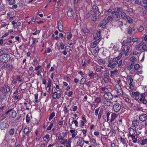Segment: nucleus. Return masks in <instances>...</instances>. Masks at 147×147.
Here are the masks:
<instances>
[{
	"instance_id": "1",
	"label": "nucleus",
	"mask_w": 147,
	"mask_h": 147,
	"mask_svg": "<svg viewBox=\"0 0 147 147\" xmlns=\"http://www.w3.org/2000/svg\"><path fill=\"white\" fill-rule=\"evenodd\" d=\"M122 56V55L120 54L117 57L114 58L112 59L109 60L107 67L111 69H113L117 65L119 67L121 66L122 63V60H120L119 62V61L120 60Z\"/></svg>"
},
{
	"instance_id": "2",
	"label": "nucleus",
	"mask_w": 147,
	"mask_h": 147,
	"mask_svg": "<svg viewBox=\"0 0 147 147\" xmlns=\"http://www.w3.org/2000/svg\"><path fill=\"white\" fill-rule=\"evenodd\" d=\"M10 87L7 85H4L0 88V100L2 101L6 98V96L10 91Z\"/></svg>"
},
{
	"instance_id": "3",
	"label": "nucleus",
	"mask_w": 147,
	"mask_h": 147,
	"mask_svg": "<svg viewBox=\"0 0 147 147\" xmlns=\"http://www.w3.org/2000/svg\"><path fill=\"white\" fill-rule=\"evenodd\" d=\"M5 114L7 115L9 117L12 118H15L17 115L16 111L13 109H10L7 111L5 113Z\"/></svg>"
},
{
	"instance_id": "4",
	"label": "nucleus",
	"mask_w": 147,
	"mask_h": 147,
	"mask_svg": "<svg viewBox=\"0 0 147 147\" xmlns=\"http://www.w3.org/2000/svg\"><path fill=\"white\" fill-rule=\"evenodd\" d=\"M10 58V57L8 54H4L0 57V60L3 62H7L9 61Z\"/></svg>"
},
{
	"instance_id": "5",
	"label": "nucleus",
	"mask_w": 147,
	"mask_h": 147,
	"mask_svg": "<svg viewBox=\"0 0 147 147\" xmlns=\"http://www.w3.org/2000/svg\"><path fill=\"white\" fill-rule=\"evenodd\" d=\"M121 105L119 103L115 104L113 105V110L116 113L119 112L121 109Z\"/></svg>"
},
{
	"instance_id": "6",
	"label": "nucleus",
	"mask_w": 147,
	"mask_h": 147,
	"mask_svg": "<svg viewBox=\"0 0 147 147\" xmlns=\"http://www.w3.org/2000/svg\"><path fill=\"white\" fill-rule=\"evenodd\" d=\"M129 136L137 134L136 132V128L135 127L131 126L129 129Z\"/></svg>"
},
{
	"instance_id": "7",
	"label": "nucleus",
	"mask_w": 147,
	"mask_h": 147,
	"mask_svg": "<svg viewBox=\"0 0 147 147\" xmlns=\"http://www.w3.org/2000/svg\"><path fill=\"white\" fill-rule=\"evenodd\" d=\"M103 97L107 100H111L113 98V96L111 93L107 92L104 94Z\"/></svg>"
},
{
	"instance_id": "8",
	"label": "nucleus",
	"mask_w": 147,
	"mask_h": 147,
	"mask_svg": "<svg viewBox=\"0 0 147 147\" xmlns=\"http://www.w3.org/2000/svg\"><path fill=\"white\" fill-rule=\"evenodd\" d=\"M67 135V134L65 132H62L61 134V135L60 136H59L58 138V140H61L60 141V143L61 144V142H64L65 140H66L65 139V137Z\"/></svg>"
},
{
	"instance_id": "9",
	"label": "nucleus",
	"mask_w": 147,
	"mask_h": 147,
	"mask_svg": "<svg viewBox=\"0 0 147 147\" xmlns=\"http://www.w3.org/2000/svg\"><path fill=\"white\" fill-rule=\"evenodd\" d=\"M131 42V39L130 37H128L127 39L124 40L122 42V45L124 47L128 46V44Z\"/></svg>"
},
{
	"instance_id": "10",
	"label": "nucleus",
	"mask_w": 147,
	"mask_h": 147,
	"mask_svg": "<svg viewBox=\"0 0 147 147\" xmlns=\"http://www.w3.org/2000/svg\"><path fill=\"white\" fill-rule=\"evenodd\" d=\"M64 142H61V144L65 145L66 147H71V142L70 140V139L69 138L68 140L67 139H66Z\"/></svg>"
},
{
	"instance_id": "11",
	"label": "nucleus",
	"mask_w": 147,
	"mask_h": 147,
	"mask_svg": "<svg viewBox=\"0 0 147 147\" xmlns=\"http://www.w3.org/2000/svg\"><path fill=\"white\" fill-rule=\"evenodd\" d=\"M140 121L138 120L135 119L132 122V126L136 128L140 126Z\"/></svg>"
},
{
	"instance_id": "12",
	"label": "nucleus",
	"mask_w": 147,
	"mask_h": 147,
	"mask_svg": "<svg viewBox=\"0 0 147 147\" xmlns=\"http://www.w3.org/2000/svg\"><path fill=\"white\" fill-rule=\"evenodd\" d=\"M147 115L146 114L143 113L139 115V119L142 121H144L147 119Z\"/></svg>"
},
{
	"instance_id": "13",
	"label": "nucleus",
	"mask_w": 147,
	"mask_h": 147,
	"mask_svg": "<svg viewBox=\"0 0 147 147\" xmlns=\"http://www.w3.org/2000/svg\"><path fill=\"white\" fill-rule=\"evenodd\" d=\"M129 136L130 137H131L132 142L133 143H136L139 142L137 140L138 136L137 134Z\"/></svg>"
},
{
	"instance_id": "14",
	"label": "nucleus",
	"mask_w": 147,
	"mask_h": 147,
	"mask_svg": "<svg viewBox=\"0 0 147 147\" xmlns=\"http://www.w3.org/2000/svg\"><path fill=\"white\" fill-rule=\"evenodd\" d=\"M7 126L6 121H1L0 122V128L1 129H4L6 128Z\"/></svg>"
},
{
	"instance_id": "15",
	"label": "nucleus",
	"mask_w": 147,
	"mask_h": 147,
	"mask_svg": "<svg viewBox=\"0 0 147 147\" xmlns=\"http://www.w3.org/2000/svg\"><path fill=\"white\" fill-rule=\"evenodd\" d=\"M53 98L54 99L56 98H59L61 96V93H57L56 92H53L52 91Z\"/></svg>"
},
{
	"instance_id": "16",
	"label": "nucleus",
	"mask_w": 147,
	"mask_h": 147,
	"mask_svg": "<svg viewBox=\"0 0 147 147\" xmlns=\"http://www.w3.org/2000/svg\"><path fill=\"white\" fill-rule=\"evenodd\" d=\"M4 67L9 70H11L13 68V65L8 63L4 65Z\"/></svg>"
},
{
	"instance_id": "17",
	"label": "nucleus",
	"mask_w": 147,
	"mask_h": 147,
	"mask_svg": "<svg viewBox=\"0 0 147 147\" xmlns=\"http://www.w3.org/2000/svg\"><path fill=\"white\" fill-rule=\"evenodd\" d=\"M77 143L79 146H83L84 144V140L83 138H79L77 141Z\"/></svg>"
},
{
	"instance_id": "18",
	"label": "nucleus",
	"mask_w": 147,
	"mask_h": 147,
	"mask_svg": "<svg viewBox=\"0 0 147 147\" xmlns=\"http://www.w3.org/2000/svg\"><path fill=\"white\" fill-rule=\"evenodd\" d=\"M67 16L69 17H72L74 14V11L71 8H69L67 11Z\"/></svg>"
},
{
	"instance_id": "19",
	"label": "nucleus",
	"mask_w": 147,
	"mask_h": 147,
	"mask_svg": "<svg viewBox=\"0 0 147 147\" xmlns=\"http://www.w3.org/2000/svg\"><path fill=\"white\" fill-rule=\"evenodd\" d=\"M141 97L140 99V102H143L144 104H146L147 103V101L145 100V97L144 94H140Z\"/></svg>"
},
{
	"instance_id": "20",
	"label": "nucleus",
	"mask_w": 147,
	"mask_h": 147,
	"mask_svg": "<svg viewBox=\"0 0 147 147\" xmlns=\"http://www.w3.org/2000/svg\"><path fill=\"white\" fill-rule=\"evenodd\" d=\"M117 117V114L115 113H113L111 115L110 122L112 123L113 121H114L115 118Z\"/></svg>"
},
{
	"instance_id": "21",
	"label": "nucleus",
	"mask_w": 147,
	"mask_h": 147,
	"mask_svg": "<svg viewBox=\"0 0 147 147\" xmlns=\"http://www.w3.org/2000/svg\"><path fill=\"white\" fill-rule=\"evenodd\" d=\"M70 132L71 134L72 138H74L77 135V133L75 129H71L70 130Z\"/></svg>"
},
{
	"instance_id": "22",
	"label": "nucleus",
	"mask_w": 147,
	"mask_h": 147,
	"mask_svg": "<svg viewBox=\"0 0 147 147\" xmlns=\"http://www.w3.org/2000/svg\"><path fill=\"white\" fill-rule=\"evenodd\" d=\"M130 61L131 62V64L134 65L135 63V62L136 61V59L133 56L130 58Z\"/></svg>"
},
{
	"instance_id": "23",
	"label": "nucleus",
	"mask_w": 147,
	"mask_h": 147,
	"mask_svg": "<svg viewBox=\"0 0 147 147\" xmlns=\"http://www.w3.org/2000/svg\"><path fill=\"white\" fill-rule=\"evenodd\" d=\"M6 3L10 5H12L16 3L15 0H6Z\"/></svg>"
},
{
	"instance_id": "24",
	"label": "nucleus",
	"mask_w": 147,
	"mask_h": 147,
	"mask_svg": "<svg viewBox=\"0 0 147 147\" xmlns=\"http://www.w3.org/2000/svg\"><path fill=\"white\" fill-rule=\"evenodd\" d=\"M119 12H121V9L120 8H117V10H116L115 15L117 18H119L120 17Z\"/></svg>"
},
{
	"instance_id": "25",
	"label": "nucleus",
	"mask_w": 147,
	"mask_h": 147,
	"mask_svg": "<svg viewBox=\"0 0 147 147\" xmlns=\"http://www.w3.org/2000/svg\"><path fill=\"white\" fill-rule=\"evenodd\" d=\"M127 79L128 80H129L130 81L129 82V83L130 84L132 83L133 81V77L132 76L130 75H127Z\"/></svg>"
},
{
	"instance_id": "26",
	"label": "nucleus",
	"mask_w": 147,
	"mask_h": 147,
	"mask_svg": "<svg viewBox=\"0 0 147 147\" xmlns=\"http://www.w3.org/2000/svg\"><path fill=\"white\" fill-rule=\"evenodd\" d=\"M98 63L100 65L101 64H105L106 63V61L104 59H100L98 60Z\"/></svg>"
},
{
	"instance_id": "27",
	"label": "nucleus",
	"mask_w": 147,
	"mask_h": 147,
	"mask_svg": "<svg viewBox=\"0 0 147 147\" xmlns=\"http://www.w3.org/2000/svg\"><path fill=\"white\" fill-rule=\"evenodd\" d=\"M121 17L125 20H126L127 17L128 16L127 15L125 12L123 11H121Z\"/></svg>"
},
{
	"instance_id": "28",
	"label": "nucleus",
	"mask_w": 147,
	"mask_h": 147,
	"mask_svg": "<svg viewBox=\"0 0 147 147\" xmlns=\"http://www.w3.org/2000/svg\"><path fill=\"white\" fill-rule=\"evenodd\" d=\"M145 144L147 145V138L142 140L140 145L141 146L144 145Z\"/></svg>"
},
{
	"instance_id": "29",
	"label": "nucleus",
	"mask_w": 147,
	"mask_h": 147,
	"mask_svg": "<svg viewBox=\"0 0 147 147\" xmlns=\"http://www.w3.org/2000/svg\"><path fill=\"white\" fill-rule=\"evenodd\" d=\"M92 8L94 13H96L98 12V7L96 5H93L92 6Z\"/></svg>"
},
{
	"instance_id": "30",
	"label": "nucleus",
	"mask_w": 147,
	"mask_h": 147,
	"mask_svg": "<svg viewBox=\"0 0 147 147\" xmlns=\"http://www.w3.org/2000/svg\"><path fill=\"white\" fill-rule=\"evenodd\" d=\"M9 23L7 22H3L1 24V26L2 28H5L7 26H8L9 25Z\"/></svg>"
},
{
	"instance_id": "31",
	"label": "nucleus",
	"mask_w": 147,
	"mask_h": 147,
	"mask_svg": "<svg viewBox=\"0 0 147 147\" xmlns=\"http://www.w3.org/2000/svg\"><path fill=\"white\" fill-rule=\"evenodd\" d=\"M55 116V113L54 112L52 113L50 115V116L48 118L49 120L50 121Z\"/></svg>"
},
{
	"instance_id": "32",
	"label": "nucleus",
	"mask_w": 147,
	"mask_h": 147,
	"mask_svg": "<svg viewBox=\"0 0 147 147\" xmlns=\"http://www.w3.org/2000/svg\"><path fill=\"white\" fill-rule=\"evenodd\" d=\"M120 141L123 144H126V140L125 139L122 137L119 138Z\"/></svg>"
},
{
	"instance_id": "33",
	"label": "nucleus",
	"mask_w": 147,
	"mask_h": 147,
	"mask_svg": "<svg viewBox=\"0 0 147 147\" xmlns=\"http://www.w3.org/2000/svg\"><path fill=\"white\" fill-rule=\"evenodd\" d=\"M69 121H70V120H73V121L74 122V123L75 124V125L76 126V127H78V122L77 120H74V118L72 117H71L69 119Z\"/></svg>"
},
{
	"instance_id": "34",
	"label": "nucleus",
	"mask_w": 147,
	"mask_h": 147,
	"mask_svg": "<svg viewBox=\"0 0 147 147\" xmlns=\"http://www.w3.org/2000/svg\"><path fill=\"white\" fill-rule=\"evenodd\" d=\"M15 132V129L13 128H11L9 131V134L10 136H13Z\"/></svg>"
},
{
	"instance_id": "35",
	"label": "nucleus",
	"mask_w": 147,
	"mask_h": 147,
	"mask_svg": "<svg viewBox=\"0 0 147 147\" xmlns=\"http://www.w3.org/2000/svg\"><path fill=\"white\" fill-rule=\"evenodd\" d=\"M130 46H131V45H129V46H127L126 47V49L125 50V55L126 56L128 55V53L130 49Z\"/></svg>"
},
{
	"instance_id": "36",
	"label": "nucleus",
	"mask_w": 147,
	"mask_h": 147,
	"mask_svg": "<svg viewBox=\"0 0 147 147\" xmlns=\"http://www.w3.org/2000/svg\"><path fill=\"white\" fill-rule=\"evenodd\" d=\"M104 104L106 106H110L112 104V102L109 100H107L104 102Z\"/></svg>"
},
{
	"instance_id": "37",
	"label": "nucleus",
	"mask_w": 147,
	"mask_h": 147,
	"mask_svg": "<svg viewBox=\"0 0 147 147\" xmlns=\"http://www.w3.org/2000/svg\"><path fill=\"white\" fill-rule=\"evenodd\" d=\"M72 37V34L70 32L67 33V40H70Z\"/></svg>"
},
{
	"instance_id": "38",
	"label": "nucleus",
	"mask_w": 147,
	"mask_h": 147,
	"mask_svg": "<svg viewBox=\"0 0 147 147\" xmlns=\"http://www.w3.org/2000/svg\"><path fill=\"white\" fill-rule=\"evenodd\" d=\"M101 38L97 37L96 36H95L94 38V40H95V42L96 43H99L100 41L101 40Z\"/></svg>"
},
{
	"instance_id": "39",
	"label": "nucleus",
	"mask_w": 147,
	"mask_h": 147,
	"mask_svg": "<svg viewBox=\"0 0 147 147\" xmlns=\"http://www.w3.org/2000/svg\"><path fill=\"white\" fill-rule=\"evenodd\" d=\"M140 93L139 92H132L131 95L135 97L138 96H139Z\"/></svg>"
},
{
	"instance_id": "40",
	"label": "nucleus",
	"mask_w": 147,
	"mask_h": 147,
	"mask_svg": "<svg viewBox=\"0 0 147 147\" xmlns=\"http://www.w3.org/2000/svg\"><path fill=\"white\" fill-rule=\"evenodd\" d=\"M114 17L113 16H112V17L111 16H109L107 18V22L105 21V22L106 23H107L109 21H111L113 20V19L114 18Z\"/></svg>"
},
{
	"instance_id": "41",
	"label": "nucleus",
	"mask_w": 147,
	"mask_h": 147,
	"mask_svg": "<svg viewBox=\"0 0 147 147\" xmlns=\"http://www.w3.org/2000/svg\"><path fill=\"white\" fill-rule=\"evenodd\" d=\"M101 91L105 92H108V89L105 87H102L100 88Z\"/></svg>"
},
{
	"instance_id": "42",
	"label": "nucleus",
	"mask_w": 147,
	"mask_h": 147,
	"mask_svg": "<svg viewBox=\"0 0 147 147\" xmlns=\"http://www.w3.org/2000/svg\"><path fill=\"white\" fill-rule=\"evenodd\" d=\"M127 20V22L130 23H131L133 22V20L129 16H128L126 18Z\"/></svg>"
},
{
	"instance_id": "43",
	"label": "nucleus",
	"mask_w": 147,
	"mask_h": 147,
	"mask_svg": "<svg viewBox=\"0 0 147 147\" xmlns=\"http://www.w3.org/2000/svg\"><path fill=\"white\" fill-rule=\"evenodd\" d=\"M116 91L117 92V93L118 94V95L120 96L122 95L123 94V91L122 89Z\"/></svg>"
},
{
	"instance_id": "44",
	"label": "nucleus",
	"mask_w": 147,
	"mask_h": 147,
	"mask_svg": "<svg viewBox=\"0 0 147 147\" xmlns=\"http://www.w3.org/2000/svg\"><path fill=\"white\" fill-rule=\"evenodd\" d=\"M101 99L100 97H98L96 98L95 100V102L97 103H99L100 102Z\"/></svg>"
},
{
	"instance_id": "45",
	"label": "nucleus",
	"mask_w": 147,
	"mask_h": 147,
	"mask_svg": "<svg viewBox=\"0 0 147 147\" xmlns=\"http://www.w3.org/2000/svg\"><path fill=\"white\" fill-rule=\"evenodd\" d=\"M98 43H96V42H94L91 44L90 46L92 48H94L97 45Z\"/></svg>"
},
{
	"instance_id": "46",
	"label": "nucleus",
	"mask_w": 147,
	"mask_h": 147,
	"mask_svg": "<svg viewBox=\"0 0 147 147\" xmlns=\"http://www.w3.org/2000/svg\"><path fill=\"white\" fill-rule=\"evenodd\" d=\"M35 102L36 103H38V94H36L34 95Z\"/></svg>"
},
{
	"instance_id": "47",
	"label": "nucleus",
	"mask_w": 147,
	"mask_h": 147,
	"mask_svg": "<svg viewBox=\"0 0 147 147\" xmlns=\"http://www.w3.org/2000/svg\"><path fill=\"white\" fill-rule=\"evenodd\" d=\"M29 129L28 127H26L24 129V133L25 134H27L29 131Z\"/></svg>"
},
{
	"instance_id": "48",
	"label": "nucleus",
	"mask_w": 147,
	"mask_h": 147,
	"mask_svg": "<svg viewBox=\"0 0 147 147\" xmlns=\"http://www.w3.org/2000/svg\"><path fill=\"white\" fill-rule=\"evenodd\" d=\"M115 89L116 90L122 89L120 85L119 84H117L115 85Z\"/></svg>"
},
{
	"instance_id": "49",
	"label": "nucleus",
	"mask_w": 147,
	"mask_h": 147,
	"mask_svg": "<svg viewBox=\"0 0 147 147\" xmlns=\"http://www.w3.org/2000/svg\"><path fill=\"white\" fill-rule=\"evenodd\" d=\"M124 99L125 102L128 103H129L131 102L130 99L128 97H125L124 98Z\"/></svg>"
},
{
	"instance_id": "50",
	"label": "nucleus",
	"mask_w": 147,
	"mask_h": 147,
	"mask_svg": "<svg viewBox=\"0 0 147 147\" xmlns=\"http://www.w3.org/2000/svg\"><path fill=\"white\" fill-rule=\"evenodd\" d=\"M63 111L64 112V114H66L67 113H68L69 112V110L68 109L66 106H65L63 108Z\"/></svg>"
},
{
	"instance_id": "51",
	"label": "nucleus",
	"mask_w": 147,
	"mask_h": 147,
	"mask_svg": "<svg viewBox=\"0 0 147 147\" xmlns=\"http://www.w3.org/2000/svg\"><path fill=\"white\" fill-rule=\"evenodd\" d=\"M135 49L139 51L140 50V47L139 45H134Z\"/></svg>"
},
{
	"instance_id": "52",
	"label": "nucleus",
	"mask_w": 147,
	"mask_h": 147,
	"mask_svg": "<svg viewBox=\"0 0 147 147\" xmlns=\"http://www.w3.org/2000/svg\"><path fill=\"white\" fill-rule=\"evenodd\" d=\"M40 30H41L40 29H39L38 30H36V31L35 32H34L32 33V34L34 35H36L40 33Z\"/></svg>"
},
{
	"instance_id": "53",
	"label": "nucleus",
	"mask_w": 147,
	"mask_h": 147,
	"mask_svg": "<svg viewBox=\"0 0 147 147\" xmlns=\"http://www.w3.org/2000/svg\"><path fill=\"white\" fill-rule=\"evenodd\" d=\"M111 132V136L114 137L115 136L116 134V131L115 129H111L110 132Z\"/></svg>"
},
{
	"instance_id": "54",
	"label": "nucleus",
	"mask_w": 147,
	"mask_h": 147,
	"mask_svg": "<svg viewBox=\"0 0 147 147\" xmlns=\"http://www.w3.org/2000/svg\"><path fill=\"white\" fill-rule=\"evenodd\" d=\"M21 97V95H15L13 98L14 100H16L19 99Z\"/></svg>"
},
{
	"instance_id": "55",
	"label": "nucleus",
	"mask_w": 147,
	"mask_h": 147,
	"mask_svg": "<svg viewBox=\"0 0 147 147\" xmlns=\"http://www.w3.org/2000/svg\"><path fill=\"white\" fill-rule=\"evenodd\" d=\"M42 72V71L41 70H39L37 71V73H36L37 75L38 76H39L40 78L42 77V76L41 74V73Z\"/></svg>"
},
{
	"instance_id": "56",
	"label": "nucleus",
	"mask_w": 147,
	"mask_h": 147,
	"mask_svg": "<svg viewBox=\"0 0 147 147\" xmlns=\"http://www.w3.org/2000/svg\"><path fill=\"white\" fill-rule=\"evenodd\" d=\"M85 121L82 120H80V127H82L84 126V124L85 123Z\"/></svg>"
},
{
	"instance_id": "57",
	"label": "nucleus",
	"mask_w": 147,
	"mask_h": 147,
	"mask_svg": "<svg viewBox=\"0 0 147 147\" xmlns=\"http://www.w3.org/2000/svg\"><path fill=\"white\" fill-rule=\"evenodd\" d=\"M140 65L138 64H136L134 66V69L136 70H137L140 67Z\"/></svg>"
},
{
	"instance_id": "58",
	"label": "nucleus",
	"mask_w": 147,
	"mask_h": 147,
	"mask_svg": "<svg viewBox=\"0 0 147 147\" xmlns=\"http://www.w3.org/2000/svg\"><path fill=\"white\" fill-rule=\"evenodd\" d=\"M142 49L143 50L145 51H147V45H144L142 47Z\"/></svg>"
},
{
	"instance_id": "59",
	"label": "nucleus",
	"mask_w": 147,
	"mask_h": 147,
	"mask_svg": "<svg viewBox=\"0 0 147 147\" xmlns=\"http://www.w3.org/2000/svg\"><path fill=\"white\" fill-rule=\"evenodd\" d=\"M82 31L84 33H87L89 32V30L87 28H84L83 29Z\"/></svg>"
},
{
	"instance_id": "60",
	"label": "nucleus",
	"mask_w": 147,
	"mask_h": 147,
	"mask_svg": "<svg viewBox=\"0 0 147 147\" xmlns=\"http://www.w3.org/2000/svg\"><path fill=\"white\" fill-rule=\"evenodd\" d=\"M103 80L104 82L106 83H108L109 82V80L106 77H104L103 78Z\"/></svg>"
},
{
	"instance_id": "61",
	"label": "nucleus",
	"mask_w": 147,
	"mask_h": 147,
	"mask_svg": "<svg viewBox=\"0 0 147 147\" xmlns=\"http://www.w3.org/2000/svg\"><path fill=\"white\" fill-rule=\"evenodd\" d=\"M131 40L133 42H136L138 43V38L136 37L132 39V40H131Z\"/></svg>"
},
{
	"instance_id": "62",
	"label": "nucleus",
	"mask_w": 147,
	"mask_h": 147,
	"mask_svg": "<svg viewBox=\"0 0 147 147\" xmlns=\"http://www.w3.org/2000/svg\"><path fill=\"white\" fill-rule=\"evenodd\" d=\"M26 122L27 123H28L30 120V117H29V115L27 114L26 116Z\"/></svg>"
},
{
	"instance_id": "63",
	"label": "nucleus",
	"mask_w": 147,
	"mask_h": 147,
	"mask_svg": "<svg viewBox=\"0 0 147 147\" xmlns=\"http://www.w3.org/2000/svg\"><path fill=\"white\" fill-rule=\"evenodd\" d=\"M144 28L142 26H140L138 29V30L139 32H142L144 30Z\"/></svg>"
},
{
	"instance_id": "64",
	"label": "nucleus",
	"mask_w": 147,
	"mask_h": 147,
	"mask_svg": "<svg viewBox=\"0 0 147 147\" xmlns=\"http://www.w3.org/2000/svg\"><path fill=\"white\" fill-rule=\"evenodd\" d=\"M144 36H143L142 38V40L144 41H147V34L146 33Z\"/></svg>"
}]
</instances>
